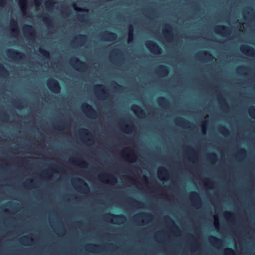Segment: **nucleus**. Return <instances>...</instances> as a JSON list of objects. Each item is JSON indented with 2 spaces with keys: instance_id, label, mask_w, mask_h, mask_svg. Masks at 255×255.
Wrapping results in <instances>:
<instances>
[{
  "instance_id": "09e8293b",
  "label": "nucleus",
  "mask_w": 255,
  "mask_h": 255,
  "mask_svg": "<svg viewBox=\"0 0 255 255\" xmlns=\"http://www.w3.org/2000/svg\"><path fill=\"white\" fill-rule=\"evenodd\" d=\"M226 215H227V216L228 217H231V215H233V214H232V213H231V212H227V213H226Z\"/></svg>"
},
{
  "instance_id": "bf43d9fd",
  "label": "nucleus",
  "mask_w": 255,
  "mask_h": 255,
  "mask_svg": "<svg viewBox=\"0 0 255 255\" xmlns=\"http://www.w3.org/2000/svg\"><path fill=\"white\" fill-rule=\"evenodd\" d=\"M129 151H131V150H129ZM131 152V153H132V154L133 156H134V154H133V153L132 152Z\"/></svg>"
},
{
  "instance_id": "7c9ffc66",
  "label": "nucleus",
  "mask_w": 255,
  "mask_h": 255,
  "mask_svg": "<svg viewBox=\"0 0 255 255\" xmlns=\"http://www.w3.org/2000/svg\"><path fill=\"white\" fill-rule=\"evenodd\" d=\"M226 252L229 255H235L234 251L231 248H227Z\"/></svg>"
},
{
  "instance_id": "a19ab883",
  "label": "nucleus",
  "mask_w": 255,
  "mask_h": 255,
  "mask_svg": "<svg viewBox=\"0 0 255 255\" xmlns=\"http://www.w3.org/2000/svg\"><path fill=\"white\" fill-rule=\"evenodd\" d=\"M113 83L116 86V88L117 89H119L123 88V87L121 85H120L115 81H114Z\"/></svg>"
},
{
  "instance_id": "393cba45",
  "label": "nucleus",
  "mask_w": 255,
  "mask_h": 255,
  "mask_svg": "<svg viewBox=\"0 0 255 255\" xmlns=\"http://www.w3.org/2000/svg\"><path fill=\"white\" fill-rule=\"evenodd\" d=\"M86 38H87L86 35H83V34H80V35H78L76 37V39L77 40L83 42L86 40Z\"/></svg>"
},
{
  "instance_id": "2eb2a0df",
  "label": "nucleus",
  "mask_w": 255,
  "mask_h": 255,
  "mask_svg": "<svg viewBox=\"0 0 255 255\" xmlns=\"http://www.w3.org/2000/svg\"><path fill=\"white\" fill-rule=\"evenodd\" d=\"M10 26H11V32L13 34H17L18 33V26L16 21L15 20H11L10 21Z\"/></svg>"
},
{
  "instance_id": "c756f323",
  "label": "nucleus",
  "mask_w": 255,
  "mask_h": 255,
  "mask_svg": "<svg viewBox=\"0 0 255 255\" xmlns=\"http://www.w3.org/2000/svg\"><path fill=\"white\" fill-rule=\"evenodd\" d=\"M73 7H74V9L77 11H80V12H81V11L87 12L88 11V10L87 9L79 8V7H77L75 5H73Z\"/></svg>"
},
{
  "instance_id": "f8f14e48",
  "label": "nucleus",
  "mask_w": 255,
  "mask_h": 255,
  "mask_svg": "<svg viewBox=\"0 0 255 255\" xmlns=\"http://www.w3.org/2000/svg\"><path fill=\"white\" fill-rule=\"evenodd\" d=\"M191 199L195 202L196 206L200 204V198L198 193L193 192L190 194Z\"/></svg>"
},
{
  "instance_id": "f3484780",
  "label": "nucleus",
  "mask_w": 255,
  "mask_h": 255,
  "mask_svg": "<svg viewBox=\"0 0 255 255\" xmlns=\"http://www.w3.org/2000/svg\"><path fill=\"white\" fill-rule=\"evenodd\" d=\"M157 103L161 106H165L168 104V101L165 97H160L157 99Z\"/></svg>"
},
{
  "instance_id": "13d9d810",
  "label": "nucleus",
  "mask_w": 255,
  "mask_h": 255,
  "mask_svg": "<svg viewBox=\"0 0 255 255\" xmlns=\"http://www.w3.org/2000/svg\"><path fill=\"white\" fill-rule=\"evenodd\" d=\"M215 219L216 220H218V217L216 216V217H215Z\"/></svg>"
},
{
  "instance_id": "8fccbe9b",
  "label": "nucleus",
  "mask_w": 255,
  "mask_h": 255,
  "mask_svg": "<svg viewBox=\"0 0 255 255\" xmlns=\"http://www.w3.org/2000/svg\"><path fill=\"white\" fill-rule=\"evenodd\" d=\"M215 225L216 228H217L219 226V223L216 222V221L215 222Z\"/></svg>"
},
{
  "instance_id": "338daca9",
  "label": "nucleus",
  "mask_w": 255,
  "mask_h": 255,
  "mask_svg": "<svg viewBox=\"0 0 255 255\" xmlns=\"http://www.w3.org/2000/svg\"><path fill=\"white\" fill-rule=\"evenodd\" d=\"M4 116H7V115L6 114H4Z\"/></svg>"
},
{
  "instance_id": "ea45409f",
  "label": "nucleus",
  "mask_w": 255,
  "mask_h": 255,
  "mask_svg": "<svg viewBox=\"0 0 255 255\" xmlns=\"http://www.w3.org/2000/svg\"><path fill=\"white\" fill-rule=\"evenodd\" d=\"M125 129L126 131H130L131 130V127L128 126V125H125Z\"/></svg>"
},
{
  "instance_id": "79ce46f5",
  "label": "nucleus",
  "mask_w": 255,
  "mask_h": 255,
  "mask_svg": "<svg viewBox=\"0 0 255 255\" xmlns=\"http://www.w3.org/2000/svg\"><path fill=\"white\" fill-rule=\"evenodd\" d=\"M246 153V150L244 148H241L240 150V151H239V153L241 154V155H243V154H244Z\"/></svg>"
},
{
  "instance_id": "f03ea898",
  "label": "nucleus",
  "mask_w": 255,
  "mask_h": 255,
  "mask_svg": "<svg viewBox=\"0 0 255 255\" xmlns=\"http://www.w3.org/2000/svg\"><path fill=\"white\" fill-rule=\"evenodd\" d=\"M145 46L152 53L155 54H160L161 53V48L153 41H147L145 43Z\"/></svg>"
},
{
  "instance_id": "e2e57ef3",
  "label": "nucleus",
  "mask_w": 255,
  "mask_h": 255,
  "mask_svg": "<svg viewBox=\"0 0 255 255\" xmlns=\"http://www.w3.org/2000/svg\"><path fill=\"white\" fill-rule=\"evenodd\" d=\"M102 177H103V176H100V178L101 179Z\"/></svg>"
},
{
  "instance_id": "37998d69",
  "label": "nucleus",
  "mask_w": 255,
  "mask_h": 255,
  "mask_svg": "<svg viewBox=\"0 0 255 255\" xmlns=\"http://www.w3.org/2000/svg\"><path fill=\"white\" fill-rule=\"evenodd\" d=\"M40 1L41 0H34V2H35V5L37 6H38L40 5Z\"/></svg>"
},
{
  "instance_id": "c9c22d12",
  "label": "nucleus",
  "mask_w": 255,
  "mask_h": 255,
  "mask_svg": "<svg viewBox=\"0 0 255 255\" xmlns=\"http://www.w3.org/2000/svg\"><path fill=\"white\" fill-rule=\"evenodd\" d=\"M110 181L112 182V183H115L116 182H117V178L112 176V175H110Z\"/></svg>"
},
{
  "instance_id": "39448f33",
  "label": "nucleus",
  "mask_w": 255,
  "mask_h": 255,
  "mask_svg": "<svg viewBox=\"0 0 255 255\" xmlns=\"http://www.w3.org/2000/svg\"><path fill=\"white\" fill-rule=\"evenodd\" d=\"M70 62L74 68L79 67L81 69L85 68L86 64V63L80 60L76 57H73L70 59Z\"/></svg>"
},
{
  "instance_id": "6e6d98bb",
  "label": "nucleus",
  "mask_w": 255,
  "mask_h": 255,
  "mask_svg": "<svg viewBox=\"0 0 255 255\" xmlns=\"http://www.w3.org/2000/svg\"><path fill=\"white\" fill-rule=\"evenodd\" d=\"M90 247H97V245H95V244L94 245H90Z\"/></svg>"
},
{
  "instance_id": "864d4df0",
  "label": "nucleus",
  "mask_w": 255,
  "mask_h": 255,
  "mask_svg": "<svg viewBox=\"0 0 255 255\" xmlns=\"http://www.w3.org/2000/svg\"><path fill=\"white\" fill-rule=\"evenodd\" d=\"M143 178H144V180L145 181H147V177H146V176H144V177H143Z\"/></svg>"
},
{
  "instance_id": "7ed1b4c3",
  "label": "nucleus",
  "mask_w": 255,
  "mask_h": 255,
  "mask_svg": "<svg viewBox=\"0 0 255 255\" xmlns=\"http://www.w3.org/2000/svg\"><path fill=\"white\" fill-rule=\"evenodd\" d=\"M7 55L9 58L16 60H22L25 56L23 52L13 49L7 50Z\"/></svg>"
},
{
  "instance_id": "49530a36",
  "label": "nucleus",
  "mask_w": 255,
  "mask_h": 255,
  "mask_svg": "<svg viewBox=\"0 0 255 255\" xmlns=\"http://www.w3.org/2000/svg\"><path fill=\"white\" fill-rule=\"evenodd\" d=\"M239 69H240V70H246V69H247V68L246 67L244 66H242L240 67L239 68Z\"/></svg>"
},
{
  "instance_id": "a878e982",
  "label": "nucleus",
  "mask_w": 255,
  "mask_h": 255,
  "mask_svg": "<svg viewBox=\"0 0 255 255\" xmlns=\"http://www.w3.org/2000/svg\"><path fill=\"white\" fill-rule=\"evenodd\" d=\"M201 54L204 55L205 57H206L208 59H210L213 57L211 53L207 51H204L202 52H201Z\"/></svg>"
},
{
  "instance_id": "9d476101",
  "label": "nucleus",
  "mask_w": 255,
  "mask_h": 255,
  "mask_svg": "<svg viewBox=\"0 0 255 255\" xmlns=\"http://www.w3.org/2000/svg\"><path fill=\"white\" fill-rule=\"evenodd\" d=\"M230 28L227 27H226L224 25H218L216 28H215V32L217 33H219V34H225L226 33H227L228 32V30Z\"/></svg>"
},
{
  "instance_id": "aec40b11",
  "label": "nucleus",
  "mask_w": 255,
  "mask_h": 255,
  "mask_svg": "<svg viewBox=\"0 0 255 255\" xmlns=\"http://www.w3.org/2000/svg\"><path fill=\"white\" fill-rule=\"evenodd\" d=\"M160 72L164 75H167L169 73V69L167 67L164 65H160L159 67Z\"/></svg>"
},
{
  "instance_id": "20e7f679",
  "label": "nucleus",
  "mask_w": 255,
  "mask_h": 255,
  "mask_svg": "<svg viewBox=\"0 0 255 255\" xmlns=\"http://www.w3.org/2000/svg\"><path fill=\"white\" fill-rule=\"evenodd\" d=\"M81 108L89 116L93 117L96 115V112L91 105L84 103L82 105Z\"/></svg>"
},
{
  "instance_id": "72a5a7b5",
  "label": "nucleus",
  "mask_w": 255,
  "mask_h": 255,
  "mask_svg": "<svg viewBox=\"0 0 255 255\" xmlns=\"http://www.w3.org/2000/svg\"><path fill=\"white\" fill-rule=\"evenodd\" d=\"M131 202H132V203H134V204H138V205L139 206L141 207V206H142V205H143V203H141V202H139L137 201L136 200H135V199H132H132H131Z\"/></svg>"
},
{
  "instance_id": "f257e3e1",
  "label": "nucleus",
  "mask_w": 255,
  "mask_h": 255,
  "mask_svg": "<svg viewBox=\"0 0 255 255\" xmlns=\"http://www.w3.org/2000/svg\"><path fill=\"white\" fill-rule=\"evenodd\" d=\"M47 86L49 90L54 94H59L60 92L61 87L59 82L54 78L48 80Z\"/></svg>"
},
{
  "instance_id": "412c9836",
  "label": "nucleus",
  "mask_w": 255,
  "mask_h": 255,
  "mask_svg": "<svg viewBox=\"0 0 255 255\" xmlns=\"http://www.w3.org/2000/svg\"><path fill=\"white\" fill-rule=\"evenodd\" d=\"M209 240L211 243L216 244H219L221 242L220 239L213 236H211L209 237Z\"/></svg>"
},
{
  "instance_id": "a211bd4d",
  "label": "nucleus",
  "mask_w": 255,
  "mask_h": 255,
  "mask_svg": "<svg viewBox=\"0 0 255 255\" xmlns=\"http://www.w3.org/2000/svg\"><path fill=\"white\" fill-rule=\"evenodd\" d=\"M76 180L81 185L82 188L83 190L87 191L89 190L88 185L84 180L80 178H77Z\"/></svg>"
},
{
  "instance_id": "dca6fc26",
  "label": "nucleus",
  "mask_w": 255,
  "mask_h": 255,
  "mask_svg": "<svg viewBox=\"0 0 255 255\" xmlns=\"http://www.w3.org/2000/svg\"><path fill=\"white\" fill-rule=\"evenodd\" d=\"M95 89L98 92H100L102 94L105 95L106 91L104 90L105 86L102 84H97L94 86Z\"/></svg>"
},
{
  "instance_id": "0eeeda50",
  "label": "nucleus",
  "mask_w": 255,
  "mask_h": 255,
  "mask_svg": "<svg viewBox=\"0 0 255 255\" xmlns=\"http://www.w3.org/2000/svg\"><path fill=\"white\" fill-rule=\"evenodd\" d=\"M241 50L243 52L247 54L255 56V49L248 45H245L241 47Z\"/></svg>"
},
{
  "instance_id": "4c0bfd02",
  "label": "nucleus",
  "mask_w": 255,
  "mask_h": 255,
  "mask_svg": "<svg viewBox=\"0 0 255 255\" xmlns=\"http://www.w3.org/2000/svg\"><path fill=\"white\" fill-rule=\"evenodd\" d=\"M219 101H220V103H223V102H224L225 103L224 105L225 106H227V103L226 102V100H225V98L223 97H220Z\"/></svg>"
},
{
  "instance_id": "f704fd0d",
  "label": "nucleus",
  "mask_w": 255,
  "mask_h": 255,
  "mask_svg": "<svg viewBox=\"0 0 255 255\" xmlns=\"http://www.w3.org/2000/svg\"><path fill=\"white\" fill-rule=\"evenodd\" d=\"M80 132L81 134H84V135H88V134L90 133V132L87 129L85 128L82 129Z\"/></svg>"
},
{
  "instance_id": "4d7b16f0",
  "label": "nucleus",
  "mask_w": 255,
  "mask_h": 255,
  "mask_svg": "<svg viewBox=\"0 0 255 255\" xmlns=\"http://www.w3.org/2000/svg\"><path fill=\"white\" fill-rule=\"evenodd\" d=\"M162 169L164 171H165L166 172H167V170L165 168H162Z\"/></svg>"
},
{
  "instance_id": "9b49d317",
  "label": "nucleus",
  "mask_w": 255,
  "mask_h": 255,
  "mask_svg": "<svg viewBox=\"0 0 255 255\" xmlns=\"http://www.w3.org/2000/svg\"><path fill=\"white\" fill-rule=\"evenodd\" d=\"M107 217L109 218L110 217H112L113 219H115L116 221H123L126 220V218L125 216L123 214L120 215H115L113 214H109Z\"/></svg>"
},
{
  "instance_id": "473e14b6",
  "label": "nucleus",
  "mask_w": 255,
  "mask_h": 255,
  "mask_svg": "<svg viewBox=\"0 0 255 255\" xmlns=\"http://www.w3.org/2000/svg\"><path fill=\"white\" fill-rule=\"evenodd\" d=\"M249 112H250V115H251V116H255V107H252L250 109Z\"/></svg>"
},
{
  "instance_id": "58836bf2",
  "label": "nucleus",
  "mask_w": 255,
  "mask_h": 255,
  "mask_svg": "<svg viewBox=\"0 0 255 255\" xmlns=\"http://www.w3.org/2000/svg\"><path fill=\"white\" fill-rule=\"evenodd\" d=\"M177 121H178L180 123H184L186 121L185 119L182 118H179L177 119Z\"/></svg>"
},
{
  "instance_id": "cd10ccee",
  "label": "nucleus",
  "mask_w": 255,
  "mask_h": 255,
  "mask_svg": "<svg viewBox=\"0 0 255 255\" xmlns=\"http://www.w3.org/2000/svg\"><path fill=\"white\" fill-rule=\"evenodd\" d=\"M54 1L52 0H48L45 2V5L47 8H51L53 4Z\"/></svg>"
},
{
  "instance_id": "bb28decb",
  "label": "nucleus",
  "mask_w": 255,
  "mask_h": 255,
  "mask_svg": "<svg viewBox=\"0 0 255 255\" xmlns=\"http://www.w3.org/2000/svg\"><path fill=\"white\" fill-rule=\"evenodd\" d=\"M0 73L3 74H7L8 72L4 67L3 65L0 63Z\"/></svg>"
},
{
  "instance_id": "680f3d73",
  "label": "nucleus",
  "mask_w": 255,
  "mask_h": 255,
  "mask_svg": "<svg viewBox=\"0 0 255 255\" xmlns=\"http://www.w3.org/2000/svg\"><path fill=\"white\" fill-rule=\"evenodd\" d=\"M203 131L204 132V133H205V129H203Z\"/></svg>"
},
{
  "instance_id": "6e6552de",
  "label": "nucleus",
  "mask_w": 255,
  "mask_h": 255,
  "mask_svg": "<svg viewBox=\"0 0 255 255\" xmlns=\"http://www.w3.org/2000/svg\"><path fill=\"white\" fill-rule=\"evenodd\" d=\"M165 28L163 30L164 33L166 35V38L170 39L172 37L173 34L172 32V27L169 23L164 24Z\"/></svg>"
},
{
  "instance_id": "052dcab7",
  "label": "nucleus",
  "mask_w": 255,
  "mask_h": 255,
  "mask_svg": "<svg viewBox=\"0 0 255 255\" xmlns=\"http://www.w3.org/2000/svg\"><path fill=\"white\" fill-rule=\"evenodd\" d=\"M175 229H177V230H178V229H178V227L177 226H175Z\"/></svg>"
},
{
  "instance_id": "3c124183",
  "label": "nucleus",
  "mask_w": 255,
  "mask_h": 255,
  "mask_svg": "<svg viewBox=\"0 0 255 255\" xmlns=\"http://www.w3.org/2000/svg\"><path fill=\"white\" fill-rule=\"evenodd\" d=\"M203 124H204L205 125H207V120H204L203 122Z\"/></svg>"
},
{
  "instance_id": "423d86ee",
  "label": "nucleus",
  "mask_w": 255,
  "mask_h": 255,
  "mask_svg": "<svg viewBox=\"0 0 255 255\" xmlns=\"http://www.w3.org/2000/svg\"><path fill=\"white\" fill-rule=\"evenodd\" d=\"M23 31L25 34L27 35L29 38H33L35 36V29L30 25H25L23 27Z\"/></svg>"
},
{
  "instance_id": "69168bd1",
  "label": "nucleus",
  "mask_w": 255,
  "mask_h": 255,
  "mask_svg": "<svg viewBox=\"0 0 255 255\" xmlns=\"http://www.w3.org/2000/svg\"><path fill=\"white\" fill-rule=\"evenodd\" d=\"M83 15H80V17H83Z\"/></svg>"
},
{
  "instance_id": "1a4fd4ad",
  "label": "nucleus",
  "mask_w": 255,
  "mask_h": 255,
  "mask_svg": "<svg viewBox=\"0 0 255 255\" xmlns=\"http://www.w3.org/2000/svg\"><path fill=\"white\" fill-rule=\"evenodd\" d=\"M131 110L135 113L137 116H142L144 115V112L142 109L137 105H133L131 107Z\"/></svg>"
},
{
  "instance_id": "5701e85b",
  "label": "nucleus",
  "mask_w": 255,
  "mask_h": 255,
  "mask_svg": "<svg viewBox=\"0 0 255 255\" xmlns=\"http://www.w3.org/2000/svg\"><path fill=\"white\" fill-rule=\"evenodd\" d=\"M19 5L23 12L25 11L26 0H19Z\"/></svg>"
},
{
  "instance_id": "e433bc0d",
  "label": "nucleus",
  "mask_w": 255,
  "mask_h": 255,
  "mask_svg": "<svg viewBox=\"0 0 255 255\" xmlns=\"http://www.w3.org/2000/svg\"><path fill=\"white\" fill-rule=\"evenodd\" d=\"M221 128L223 131L222 132L223 134H225L226 132H229V130L225 126H222Z\"/></svg>"
},
{
  "instance_id": "5fc2aeb1",
  "label": "nucleus",
  "mask_w": 255,
  "mask_h": 255,
  "mask_svg": "<svg viewBox=\"0 0 255 255\" xmlns=\"http://www.w3.org/2000/svg\"><path fill=\"white\" fill-rule=\"evenodd\" d=\"M58 128H59V129H61L62 128V127L61 126H58Z\"/></svg>"
},
{
  "instance_id": "a18cd8bd",
  "label": "nucleus",
  "mask_w": 255,
  "mask_h": 255,
  "mask_svg": "<svg viewBox=\"0 0 255 255\" xmlns=\"http://www.w3.org/2000/svg\"><path fill=\"white\" fill-rule=\"evenodd\" d=\"M5 3V0H0V5L3 6Z\"/></svg>"
},
{
  "instance_id": "b1692460",
  "label": "nucleus",
  "mask_w": 255,
  "mask_h": 255,
  "mask_svg": "<svg viewBox=\"0 0 255 255\" xmlns=\"http://www.w3.org/2000/svg\"><path fill=\"white\" fill-rule=\"evenodd\" d=\"M43 20L46 24H48L49 26H51V19L49 17L46 15H43Z\"/></svg>"
},
{
  "instance_id": "4468645a",
  "label": "nucleus",
  "mask_w": 255,
  "mask_h": 255,
  "mask_svg": "<svg viewBox=\"0 0 255 255\" xmlns=\"http://www.w3.org/2000/svg\"><path fill=\"white\" fill-rule=\"evenodd\" d=\"M105 34L107 39L109 41H113L117 37V35L116 33L110 31H106L105 32Z\"/></svg>"
},
{
  "instance_id": "603ef678",
  "label": "nucleus",
  "mask_w": 255,
  "mask_h": 255,
  "mask_svg": "<svg viewBox=\"0 0 255 255\" xmlns=\"http://www.w3.org/2000/svg\"><path fill=\"white\" fill-rule=\"evenodd\" d=\"M167 218L169 219L174 225V222L169 217H167Z\"/></svg>"
},
{
  "instance_id": "0e129e2a",
  "label": "nucleus",
  "mask_w": 255,
  "mask_h": 255,
  "mask_svg": "<svg viewBox=\"0 0 255 255\" xmlns=\"http://www.w3.org/2000/svg\"><path fill=\"white\" fill-rule=\"evenodd\" d=\"M31 180H30L29 181V183H31Z\"/></svg>"
},
{
  "instance_id": "c85d7f7f",
  "label": "nucleus",
  "mask_w": 255,
  "mask_h": 255,
  "mask_svg": "<svg viewBox=\"0 0 255 255\" xmlns=\"http://www.w3.org/2000/svg\"><path fill=\"white\" fill-rule=\"evenodd\" d=\"M139 217H152V216L149 213H141L137 215Z\"/></svg>"
},
{
  "instance_id": "2f4dec72",
  "label": "nucleus",
  "mask_w": 255,
  "mask_h": 255,
  "mask_svg": "<svg viewBox=\"0 0 255 255\" xmlns=\"http://www.w3.org/2000/svg\"><path fill=\"white\" fill-rule=\"evenodd\" d=\"M217 157V155L215 152H213L209 154V158L211 160H215Z\"/></svg>"
},
{
  "instance_id": "6ab92c4d",
  "label": "nucleus",
  "mask_w": 255,
  "mask_h": 255,
  "mask_svg": "<svg viewBox=\"0 0 255 255\" xmlns=\"http://www.w3.org/2000/svg\"><path fill=\"white\" fill-rule=\"evenodd\" d=\"M39 51L40 53L45 58H49L50 57V53L48 51L42 48H39Z\"/></svg>"
},
{
  "instance_id": "de8ad7c7",
  "label": "nucleus",
  "mask_w": 255,
  "mask_h": 255,
  "mask_svg": "<svg viewBox=\"0 0 255 255\" xmlns=\"http://www.w3.org/2000/svg\"><path fill=\"white\" fill-rule=\"evenodd\" d=\"M163 174V172L161 171H159V177L160 179H161V175H162Z\"/></svg>"
},
{
  "instance_id": "c03bdc74",
  "label": "nucleus",
  "mask_w": 255,
  "mask_h": 255,
  "mask_svg": "<svg viewBox=\"0 0 255 255\" xmlns=\"http://www.w3.org/2000/svg\"><path fill=\"white\" fill-rule=\"evenodd\" d=\"M28 239H29V237L25 236V237H23L21 238V241L22 242H25Z\"/></svg>"
},
{
  "instance_id": "ddd939ff",
  "label": "nucleus",
  "mask_w": 255,
  "mask_h": 255,
  "mask_svg": "<svg viewBox=\"0 0 255 255\" xmlns=\"http://www.w3.org/2000/svg\"><path fill=\"white\" fill-rule=\"evenodd\" d=\"M134 40L133 26L130 24L128 26V42L131 43Z\"/></svg>"
},
{
  "instance_id": "4be33fe9",
  "label": "nucleus",
  "mask_w": 255,
  "mask_h": 255,
  "mask_svg": "<svg viewBox=\"0 0 255 255\" xmlns=\"http://www.w3.org/2000/svg\"><path fill=\"white\" fill-rule=\"evenodd\" d=\"M69 161H71L73 163H79L81 165L85 166L87 164V162L80 159H76V160H71V159H69Z\"/></svg>"
}]
</instances>
